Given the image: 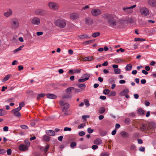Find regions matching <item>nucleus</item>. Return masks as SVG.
Listing matches in <instances>:
<instances>
[{"label":"nucleus","instance_id":"9","mask_svg":"<svg viewBox=\"0 0 156 156\" xmlns=\"http://www.w3.org/2000/svg\"><path fill=\"white\" fill-rule=\"evenodd\" d=\"M59 104L61 106H63L62 111H64L66 110H67L69 106V105L68 103H64V101L62 100H61L60 101Z\"/></svg>","mask_w":156,"mask_h":156},{"label":"nucleus","instance_id":"22","mask_svg":"<svg viewBox=\"0 0 156 156\" xmlns=\"http://www.w3.org/2000/svg\"><path fill=\"white\" fill-rule=\"evenodd\" d=\"M121 135L124 138H127L128 137L129 135L125 131H122L120 133Z\"/></svg>","mask_w":156,"mask_h":156},{"label":"nucleus","instance_id":"31","mask_svg":"<svg viewBox=\"0 0 156 156\" xmlns=\"http://www.w3.org/2000/svg\"><path fill=\"white\" fill-rule=\"evenodd\" d=\"M99 133L101 136H104L106 134L107 132L106 131L101 130H100Z\"/></svg>","mask_w":156,"mask_h":156},{"label":"nucleus","instance_id":"2","mask_svg":"<svg viewBox=\"0 0 156 156\" xmlns=\"http://www.w3.org/2000/svg\"><path fill=\"white\" fill-rule=\"evenodd\" d=\"M55 25L60 28H64L66 25V22L63 19H58L54 22Z\"/></svg>","mask_w":156,"mask_h":156},{"label":"nucleus","instance_id":"63","mask_svg":"<svg viewBox=\"0 0 156 156\" xmlns=\"http://www.w3.org/2000/svg\"><path fill=\"white\" fill-rule=\"evenodd\" d=\"M63 112H64V115H69V114L68 112V111L67 110H65V111H62Z\"/></svg>","mask_w":156,"mask_h":156},{"label":"nucleus","instance_id":"27","mask_svg":"<svg viewBox=\"0 0 156 156\" xmlns=\"http://www.w3.org/2000/svg\"><path fill=\"white\" fill-rule=\"evenodd\" d=\"M72 97V95L71 94H68L66 95H64L62 97V99H69V98H71Z\"/></svg>","mask_w":156,"mask_h":156},{"label":"nucleus","instance_id":"5","mask_svg":"<svg viewBox=\"0 0 156 156\" xmlns=\"http://www.w3.org/2000/svg\"><path fill=\"white\" fill-rule=\"evenodd\" d=\"M136 5H134L129 7H124L122 8V10L125 13L128 14H130L133 12V9L135 7Z\"/></svg>","mask_w":156,"mask_h":156},{"label":"nucleus","instance_id":"36","mask_svg":"<svg viewBox=\"0 0 156 156\" xmlns=\"http://www.w3.org/2000/svg\"><path fill=\"white\" fill-rule=\"evenodd\" d=\"M134 41H145V39L143 38H134Z\"/></svg>","mask_w":156,"mask_h":156},{"label":"nucleus","instance_id":"7","mask_svg":"<svg viewBox=\"0 0 156 156\" xmlns=\"http://www.w3.org/2000/svg\"><path fill=\"white\" fill-rule=\"evenodd\" d=\"M11 24L13 28H17L19 26V22L18 19L15 18L12 19Z\"/></svg>","mask_w":156,"mask_h":156},{"label":"nucleus","instance_id":"58","mask_svg":"<svg viewBox=\"0 0 156 156\" xmlns=\"http://www.w3.org/2000/svg\"><path fill=\"white\" fill-rule=\"evenodd\" d=\"M136 148L135 146L134 145H132L130 147V150L132 151L134 150Z\"/></svg>","mask_w":156,"mask_h":156},{"label":"nucleus","instance_id":"1","mask_svg":"<svg viewBox=\"0 0 156 156\" xmlns=\"http://www.w3.org/2000/svg\"><path fill=\"white\" fill-rule=\"evenodd\" d=\"M102 16L104 20L107 21L110 27H114L117 25V22L112 14L107 13L104 14Z\"/></svg>","mask_w":156,"mask_h":156},{"label":"nucleus","instance_id":"17","mask_svg":"<svg viewBox=\"0 0 156 156\" xmlns=\"http://www.w3.org/2000/svg\"><path fill=\"white\" fill-rule=\"evenodd\" d=\"M147 128V126L144 123L141 124L140 125V130L142 132L146 130Z\"/></svg>","mask_w":156,"mask_h":156},{"label":"nucleus","instance_id":"49","mask_svg":"<svg viewBox=\"0 0 156 156\" xmlns=\"http://www.w3.org/2000/svg\"><path fill=\"white\" fill-rule=\"evenodd\" d=\"M116 95L115 92V91H112L109 94V96H115Z\"/></svg>","mask_w":156,"mask_h":156},{"label":"nucleus","instance_id":"15","mask_svg":"<svg viewBox=\"0 0 156 156\" xmlns=\"http://www.w3.org/2000/svg\"><path fill=\"white\" fill-rule=\"evenodd\" d=\"M45 133L46 134L49 136H53L55 135V132L52 130H46Z\"/></svg>","mask_w":156,"mask_h":156},{"label":"nucleus","instance_id":"8","mask_svg":"<svg viewBox=\"0 0 156 156\" xmlns=\"http://www.w3.org/2000/svg\"><path fill=\"white\" fill-rule=\"evenodd\" d=\"M140 12L141 15L146 16L149 14V11L146 7H142L140 9Z\"/></svg>","mask_w":156,"mask_h":156},{"label":"nucleus","instance_id":"44","mask_svg":"<svg viewBox=\"0 0 156 156\" xmlns=\"http://www.w3.org/2000/svg\"><path fill=\"white\" fill-rule=\"evenodd\" d=\"M109 154L108 152L102 153L101 154V156H109Z\"/></svg>","mask_w":156,"mask_h":156},{"label":"nucleus","instance_id":"52","mask_svg":"<svg viewBox=\"0 0 156 156\" xmlns=\"http://www.w3.org/2000/svg\"><path fill=\"white\" fill-rule=\"evenodd\" d=\"M125 121L126 124H129L130 122V120L129 119L127 118L125 119Z\"/></svg>","mask_w":156,"mask_h":156},{"label":"nucleus","instance_id":"40","mask_svg":"<svg viewBox=\"0 0 156 156\" xmlns=\"http://www.w3.org/2000/svg\"><path fill=\"white\" fill-rule=\"evenodd\" d=\"M21 109V107H19L17 108L13 109L12 112H19V111H20Z\"/></svg>","mask_w":156,"mask_h":156},{"label":"nucleus","instance_id":"33","mask_svg":"<svg viewBox=\"0 0 156 156\" xmlns=\"http://www.w3.org/2000/svg\"><path fill=\"white\" fill-rule=\"evenodd\" d=\"M11 76V75L10 74H9L6 75L3 79L2 80L4 82L8 80L9 78Z\"/></svg>","mask_w":156,"mask_h":156},{"label":"nucleus","instance_id":"39","mask_svg":"<svg viewBox=\"0 0 156 156\" xmlns=\"http://www.w3.org/2000/svg\"><path fill=\"white\" fill-rule=\"evenodd\" d=\"M105 111V109L104 107H101L100 108L99 110V113L101 114H102L104 113Z\"/></svg>","mask_w":156,"mask_h":156},{"label":"nucleus","instance_id":"41","mask_svg":"<svg viewBox=\"0 0 156 156\" xmlns=\"http://www.w3.org/2000/svg\"><path fill=\"white\" fill-rule=\"evenodd\" d=\"M85 126V123H83L78 126V129L83 128L84 126Z\"/></svg>","mask_w":156,"mask_h":156},{"label":"nucleus","instance_id":"51","mask_svg":"<svg viewBox=\"0 0 156 156\" xmlns=\"http://www.w3.org/2000/svg\"><path fill=\"white\" fill-rule=\"evenodd\" d=\"M89 116L88 115H85L82 116V117L83 119L84 120V121H86V119L89 118Z\"/></svg>","mask_w":156,"mask_h":156},{"label":"nucleus","instance_id":"25","mask_svg":"<svg viewBox=\"0 0 156 156\" xmlns=\"http://www.w3.org/2000/svg\"><path fill=\"white\" fill-rule=\"evenodd\" d=\"M155 124L153 122H150L148 123V127L150 129L153 128L154 127Z\"/></svg>","mask_w":156,"mask_h":156},{"label":"nucleus","instance_id":"56","mask_svg":"<svg viewBox=\"0 0 156 156\" xmlns=\"http://www.w3.org/2000/svg\"><path fill=\"white\" fill-rule=\"evenodd\" d=\"M23 47V46H20L19 48H17L16 49H15V50H14V52H18V51H20V50H21V48H22Z\"/></svg>","mask_w":156,"mask_h":156},{"label":"nucleus","instance_id":"14","mask_svg":"<svg viewBox=\"0 0 156 156\" xmlns=\"http://www.w3.org/2000/svg\"><path fill=\"white\" fill-rule=\"evenodd\" d=\"M28 147L23 144H21L19 145V149L21 151H25L28 149Z\"/></svg>","mask_w":156,"mask_h":156},{"label":"nucleus","instance_id":"19","mask_svg":"<svg viewBox=\"0 0 156 156\" xmlns=\"http://www.w3.org/2000/svg\"><path fill=\"white\" fill-rule=\"evenodd\" d=\"M129 92V90L128 89H125L122 91L120 93L121 96H124L128 94Z\"/></svg>","mask_w":156,"mask_h":156},{"label":"nucleus","instance_id":"30","mask_svg":"<svg viewBox=\"0 0 156 156\" xmlns=\"http://www.w3.org/2000/svg\"><path fill=\"white\" fill-rule=\"evenodd\" d=\"M45 96V94L44 93H42L39 94L38 95L37 99L39 100L41 98L44 97Z\"/></svg>","mask_w":156,"mask_h":156},{"label":"nucleus","instance_id":"10","mask_svg":"<svg viewBox=\"0 0 156 156\" xmlns=\"http://www.w3.org/2000/svg\"><path fill=\"white\" fill-rule=\"evenodd\" d=\"M31 23L33 25H39L41 23L40 20L39 18L35 17L31 20Z\"/></svg>","mask_w":156,"mask_h":156},{"label":"nucleus","instance_id":"38","mask_svg":"<svg viewBox=\"0 0 156 156\" xmlns=\"http://www.w3.org/2000/svg\"><path fill=\"white\" fill-rule=\"evenodd\" d=\"M84 103L87 107L90 106V104L88 100L87 99H85L84 100Z\"/></svg>","mask_w":156,"mask_h":156},{"label":"nucleus","instance_id":"3","mask_svg":"<svg viewBox=\"0 0 156 156\" xmlns=\"http://www.w3.org/2000/svg\"><path fill=\"white\" fill-rule=\"evenodd\" d=\"M47 5L50 9L55 11L58 10L59 9V5L55 2H50Z\"/></svg>","mask_w":156,"mask_h":156},{"label":"nucleus","instance_id":"29","mask_svg":"<svg viewBox=\"0 0 156 156\" xmlns=\"http://www.w3.org/2000/svg\"><path fill=\"white\" fill-rule=\"evenodd\" d=\"M138 113L141 115H143L144 114L145 112L142 108L138 109Z\"/></svg>","mask_w":156,"mask_h":156},{"label":"nucleus","instance_id":"42","mask_svg":"<svg viewBox=\"0 0 156 156\" xmlns=\"http://www.w3.org/2000/svg\"><path fill=\"white\" fill-rule=\"evenodd\" d=\"M88 80V78H85L83 79H79L78 80V81L80 82H83L84 81Z\"/></svg>","mask_w":156,"mask_h":156},{"label":"nucleus","instance_id":"64","mask_svg":"<svg viewBox=\"0 0 156 156\" xmlns=\"http://www.w3.org/2000/svg\"><path fill=\"white\" fill-rule=\"evenodd\" d=\"M6 152L3 149H0V154L5 153Z\"/></svg>","mask_w":156,"mask_h":156},{"label":"nucleus","instance_id":"46","mask_svg":"<svg viewBox=\"0 0 156 156\" xmlns=\"http://www.w3.org/2000/svg\"><path fill=\"white\" fill-rule=\"evenodd\" d=\"M25 143L26 144L25 145L29 147L30 146V143L28 140H25L24 141Z\"/></svg>","mask_w":156,"mask_h":156},{"label":"nucleus","instance_id":"47","mask_svg":"<svg viewBox=\"0 0 156 156\" xmlns=\"http://www.w3.org/2000/svg\"><path fill=\"white\" fill-rule=\"evenodd\" d=\"M49 145L48 144H47V145L45 146V147L44 148V151L46 152L47 151H48L49 148Z\"/></svg>","mask_w":156,"mask_h":156},{"label":"nucleus","instance_id":"32","mask_svg":"<svg viewBox=\"0 0 156 156\" xmlns=\"http://www.w3.org/2000/svg\"><path fill=\"white\" fill-rule=\"evenodd\" d=\"M100 33L99 32H95L92 34L91 36L92 37L95 38L100 35Z\"/></svg>","mask_w":156,"mask_h":156},{"label":"nucleus","instance_id":"23","mask_svg":"<svg viewBox=\"0 0 156 156\" xmlns=\"http://www.w3.org/2000/svg\"><path fill=\"white\" fill-rule=\"evenodd\" d=\"M50 137L47 135H44L43 136V139L44 141L46 142H48L50 140Z\"/></svg>","mask_w":156,"mask_h":156},{"label":"nucleus","instance_id":"6","mask_svg":"<svg viewBox=\"0 0 156 156\" xmlns=\"http://www.w3.org/2000/svg\"><path fill=\"white\" fill-rule=\"evenodd\" d=\"M101 13V11L98 9H93L91 10L90 14L93 16H98Z\"/></svg>","mask_w":156,"mask_h":156},{"label":"nucleus","instance_id":"35","mask_svg":"<svg viewBox=\"0 0 156 156\" xmlns=\"http://www.w3.org/2000/svg\"><path fill=\"white\" fill-rule=\"evenodd\" d=\"M126 21L130 23H133L134 22L133 20L131 18H128Z\"/></svg>","mask_w":156,"mask_h":156},{"label":"nucleus","instance_id":"54","mask_svg":"<svg viewBox=\"0 0 156 156\" xmlns=\"http://www.w3.org/2000/svg\"><path fill=\"white\" fill-rule=\"evenodd\" d=\"M93 42V40H89L88 41H86L84 42V43L85 44H88L90 43H91Z\"/></svg>","mask_w":156,"mask_h":156},{"label":"nucleus","instance_id":"13","mask_svg":"<svg viewBox=\"0 0 156 156\" xmlns=\"http://www.w3.org/2000/svg\"><path fill=\"white\" fill-rule=\"evenodd\" d=\"M147 3L152 7H155L156 6V0H148Z\"/></svg>","mask_w":156,"mask_h":156},{"label":"nucleus","instance_id":"26","mask_svg":"<svg viewBox=\"0 0 156 156\" xmlns=\"http://www.w3.org/2000/svg\"><path fill=\"white\" fill-rule=\"evenodd\" d=\"M94 59V57L93 56L87 57L84 58V60L85 61H91Z\"/></svg>","mask_w":156,"mask_h":156},{"label":"nucleus","instance_id":"53","mask_svg":"<svg viewBox=\"0 0 156 156\" xmlns=\"http://www.w3.org/2000/svg\"><path fill=\"white\" fill-rule=\"evenodd\" d=\"M20 127L23 129H28V127L27 126L25 125H22L20 126Z\"/></svg>","mask_w":156,"mask_h":156},{"label":"nucleus","instance_id":"50","mask_svg":"<svg viewBox=\"0 0 156 156\" xmlns=\"http://www.w3.org/2000/svg\"><path fill=\"white\" fill-rule=\"evenodd\" d=\"M81 69H75L73 70V73H79L80 72Z\"/></svg>","mask_w":156,"mask_h":156},{"label":"nucleus","instance_id":"61","mask_svg":"<svg viewBox=\"0 0 156 156\" xmlns=\"http://www.w3.org/2000/svg\"><path fill=\"white\" fill-rule=\"evenodd\" d=\"M64 130L66 131H71V129L70 128L66 127L64 128Z\"/></svg>","mask_w":156,"mask_h":156},{"label":"nucleus","instance_id":"11","mask_svg":"<svg viewBox=\"0 0 156 156\" xmlns=\"http://www.w3.org/2000/svg\"><path fill=\"white\" fill-rule=\"evenodd\" d=\"M70 19L72 20H76L79 18L80 17L78 13L76 12L71 13L69 14Z\"/></svg>","mask_w":156,"mask_h":156},{"label":"nucleus","instance_id":"59","mask_svg":"<svg viewBox=\"0 0 156 156\" xmlns=\"http://www.w3.org/2000/svg\"><path fill=\"white\" fill-rule=\"evenodd\" d=\"M90 74L89 73H86L83 75V76H86L87 77L86 78H88V79H89V78L90 77Z\"/></svg>","mask_w":156,"mask_h":156},{"label":"nucleus","instance_id":"37","mask_svg":"<svg viewBox=\"0 0 156 156\" xmlns=\"http://www.w3.org/2000/svg\"><path fill=\"white\" fill-rule=\"evenodd\" d=\"M114 71L115 74H119L121 73V70L117 68L114 69Z\"/></svg>","mask_w":156,"mask_h":156},{"label":"nucleus","instance_id":"57","mask_svg":"<svg viewBox=\"0 0 156 156\" xmlns=\"http://www.w3.org/2000/svg\"><path fill=\"white\" fill-rule=\"evenodd\" d=\"M7 154L8 155H10L11 154L12 151L11 149H8L7 151Z\"/></svg>","mask_w":156,"mask_h":156},{"label":"nucleus","instance_id":"28","mask_svg":"<svg viewBox=\"0 0 156 156\" xmlns=\"http://www.w3.org/2000/svg\"><path fill=\"white\" fill-rule=\"evenodd\" d=\"M132 68V65L130 64L127 65L125 68L126 70V71H129Z\"/></svg>","mask_w":156,"mask_h":156},{"label":"nucleus","instance_id":"34","mask_svg":"<svg viewBox=\"0 0 156 156\" xmlns=\"http://www.w3.org/2000/svg\"><path fill=\"white\" fill-rule=\"evenodd\" d=\"M13 112L14 115L16 117H20L21 116V114L19 112Z\"/></svg>","mask_w":156,"mask_h":156},{"label":"nucleus","instance_id":"21","mask_svg":"<svg viewBox=\"0 0 156 156\" xmlns=\"http://www.w3.org/2000/svg\"><path fill=\"white\" fill-rule=\"evenodd\" d=\"M74 89V87H73L68 88L66 90V92L67 94H71L72 90Z\"/></svg>","mask_w":156,"mask_h":156},{"label":"nucleus","instance_id":"18","mask_svg":"<svg viewBox=\"0 0 156 156\" xmlns=\"http://www.w3.org/2000/svg\"><path fill=\"white\" fill-rule=\"evenodd\" d=\"M12 10L11 9H9L7 12L4 13V15L6 17H8L12 15Z\"/></svg>","mask_w":156,"mask_h":156},{"label":"nucleus","instance_id":"43","mask_svg":"<svg viewBox=\"0 0 156 156\" xmlns=\"http://www.w3.org/2000/svg\"><path fill=\"white\" fill-rule=\"evenodd\" d=\"M78 87L80 88H82V89H84L85 88L86 85L84 84H80L78 85Z\"/></svg>","mask_w":156,"mask_h":156},{"label":"nucleus","instance_id":"45","mask_svg":"<svg viewBox=\"0 0 156 156\" xmlns=\"http://www.w3.org/2000/svg\"><path fill=\"white\" fill-rule=\"evenodd\" d=\"M109 90L108 89H105L103 92V93L105 94H109Z\"/></svg>","mask_w":156,"mask_h":156},{"label":"nucleus","instance_id":"48","mask_svg":"<svg viewBox=\"0 0 156 156\" xmlns=\"http://www.w3.org/2000/svg\"><path fill=\"white\" fill-rule=\"evenodd\" d=\"M76 145V143L75 142H73L70 144V147L73 148Z\"/></svg>","mask_w":156,"mask_h":156},{"label":"nucleus","instance_id":"24","mask_svg":"<svg viewBox=\"0 0 156 156\" xmlns=\"http://www.w3.org/2000/svg\"><path fill=\"white\" fill-rule=\"evenodd\" d=\"M78 37L80 39H83L85 38H89L88 35L87 34L80 35L78 36Z\"/></svg>","mask_w":156,"mask_h":156},{"label":"nucleus","instance_id":"62","mask_svg":"<svg viewBox=\"0 0 156 156\" xmlns=\"http://www.w3.org/2000/svg\"><path fill=\"white\" fill-rule=\"evenodd\" d=\"M98 146L97 145H93L92 146V148L93 150H95L98 148Z\"/></svg>","mask_w":156,"mask_h":156},{"label":"nucleus","instance_id":"12","mask_svg":"<svg viewBox=\"0 0 156 156\" xmlns=\"http://www.w3.org/2000/svg\"><path fill=\"white\" fill-rule=\"evenodd\" d=\"M85 22L87 25H90L93 23V20L90 17H86L85 18Z\"/></svg>","mask_w":156,"mask_h":156},{"label":"nucleus","instance_id":"20","mask_svg":"<svg viewBox=\"0 0 156 156\" xmlns=\"http://www.w3.org/2000/svg\"><path fill=\"white\" fill-rule=\"evenodd\" d=\"M102 143V141L101 139L99 138H97L95 139L94 141V143L96 145H99Z\"/></svg>","mask_w":156,"mask_h":156},{"label":"nucleus","instance_id":"60","mask_svg":"<svg viewBox=\"0 0 156 156\" xmlns=\"http://www.w3.org/2000/svg\"><path fill=\"white\" fill-rule=\"evenodd\" d=\"M85 134V133L84 131H81L79 133V135L80 136H83Z\"/></svg>","mask_w":156,"mask_h":156},{"label":"nucleus","instance_id":"55","mask_svg":"<svg viewBox=\"0 0 156 156\" xmlns=\"http://www.w3.org/2000/svg\"><path fill=\"white\" fill-rule=\"evenodd\" d=\"M87 131L89 133H92L94 131V129H91L90 128H89L87 129Z\"/></svg>","mask_w":156,"mask_h":156},{"label":"nucleus","instance_id":"4","mask_svg":"<svg viewBox=\"0 0 156 156\" xmlns=\"http://www.w3.org/2000/svg\"><path fill=\"white\" fill-rule=\"evenodd\" d=\"M35 15L37 16H44L46 15V11L43 9H36L34 12Z\"/></svg>","mask_w":156,"mask_h":156},{"label":"nucleus","instance_id":"16","mask_svg":"<svg viewBox=\"0 0 156 156\" xmlns=\"http://www.w3.org/2000/svg\"><path fill=\"white\" fill-rule=\"evenodd\" d=\"M46 96L48 98L51 99H55L57 98V96L53 94H47Z\"/></svg>","mask_w":156,"mask_h":156}]
</instances>
